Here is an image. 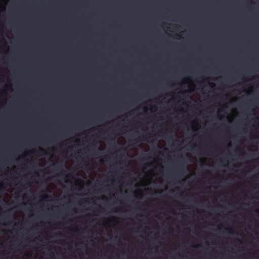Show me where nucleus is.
Segmentation results:
<instances>
[{
  "mask_svg": "<svg viewBox=\"0 0 259 259\" xmlns=\"http://www.w3.org/2000/svg\"><path fill=\"white\" fill-rule=\"evenodd\" d=\"M227 231H228V232H229L231 234H232L234 233V231L232 229V228H226L225 229Z\"/></svg>",
  "mask_w": 259,
  "mask_h": 259,
  "instance_id": "nucleus-1",
  "label": "nucleus"
},
{
  "mask_svg": "<svg viewBox=\"0 0 259 259\" xmlns=\"http://www.w3.org/2000/svg\"><path fill=\"white\" fill-rule=\"evenodd\" d=\"M58 169H59L60 168V166H57Z\"/></svg>",
  "mask_w": 259,
  "mask_h": 259,
  "instance_id": "nucleus-7",
  "label": "nucleus"
},
{
  "mask_svg": "<svg viewBox=\"0 0 259 259\" xmlns=\"http://www.w3.org/2000/svg\"><path fill=\"white\" fill-rule=\"evenodd\" d=\"M80 182L81 183V185H80V187H81V188H83V184H82V182L81 181H80Z\"/></svg>",
  "mask_w": 259,
  "mask_h": 259,
  "instance_id": "nucleus-5",
  "label": "nucleus"
},
{
  "mask_svg": "<svg viewBox=\"0 0 259 259\" xmlns=\"http://www.w3.org/2000/svg\"><path fill=\"white\" fill-rule=\"evenodd\" d=\"M115 182V180H112L111 181V184H114Z\"/></svg>",
  "mask_w": 259,
  "mask_h": 259,
  "instance_id": "nucleus-4",
  "label": "nucleus"
},
{
  "mask_svg": "<svg viewBox=\"0 0 259 259\" xmlns=\"http://www.w3.org/2000/svg\"><path fill=\"white\" fill-rule=\"evenodd\" d=\"M41 197H42V199H46V198H48L49 196L48 195H45L44 196H41Z\"/></svg>",
  "mask_w": 259,
  "mask_h": 259,
  "instance_id": "nucleus-3",
  "label": "nucleus"
},
{
  "mask_svg": "<svg viewBox=\"0 0 259 259\" xmlns=\"http://www.w3.org/2000/svg\"><path fill=\"white\" fill-rule=\"evenodd\" d=\"M192 151H197L198 152H199L200 151V149L199 148H196V147L194 146L192 148Z\"/></svg>",
  "mask_w": 259,
  "mask_h": 259,
  "instance_id": "nucleus-2",
  "label": "nucleus"
},
{
  "mask_svg": "<svg viewBox=\"0 0 259 259\" xmlns=\"http://www.w3.org/2000/svg\"><path fill=\"white\" fill-rule=\"evenodd\" d=\"M255 212L257 213H258L259 214V209H257L255 210Z\"/></svg>",
  "mask_w": 259,
  "mask_h": 259,
  "instance_id": "nucleus-6",
  "label": "nucleus"
}]
</instances>
